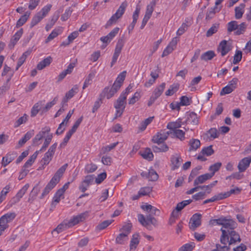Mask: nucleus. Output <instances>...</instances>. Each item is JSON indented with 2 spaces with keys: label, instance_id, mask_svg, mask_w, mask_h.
Listing matches in <instances>:
<instances>
[{
  "label": "nucleus",
  "instance_id": "obj_61",
  "mask_svg": "<svg viewBox=\"0 0 251 251\" xmlns=\"http://www.w3.org/2000/svg\"><path fill=\"white\" fill-rule=\"evenodd\" d=\"M152 191V188L150 187H144L141 188L138 192V194L141 196H146L149 194Z\"/></svg>",
  "mask_w": 251,
  "mask_h": 251
},
{
  "label": "nucleus",
  "instance_id": "obj_42",
  "mask_svg": "<svg viewBox=\"0 0 251 251\" xmlns=\"http://www.w3.org/2000/svg\"><path fill=\"white\" fill-rule=\"evenodd\" d=\"M238 22L236 21H232L227 24V30L228 32H231L237 30L238 28Z\"/></svg>",
  "mask_w": 251,
  "mask_h": 251
},
{
  "label": "nucleus",
  "instance_id": "obj_49",
  "mask_svg": "<svg viewBox=\"0 0 251 251\" xmlns=\"http://www.w3.org/2000/svg\"><path fill=\"white\" fill-rule=\"evenodd\" d=\"M179 85L177 84H174L170 86L169 89L166 91L165 95L166 96H172L175 93H176L178 89Z\"/></svg>",
  "mask_w": 251,
  "mask_h": 251
},
{
  "label": "nucleus",
  "instance_id": "obj_15",
  "mask_svg": "<svg viewBox=\"0 0 251 251\" xmlns=\"http://www.w3.org/2000/svg\"><path fill=\"white\" fill-rule=\"evenodd\" d=\"M117 92L115 91L112 88L106 87L103 90L102 93L100 94L101 97H106L107 99L112 98Z\"/></svg>",
  "mask_w": 251,
  "mask_h": 251
},
{
  "label": "nucleus",
  "instance_id": "obj_34",
  "mask_svg": "<svg viewBox=\"0 0 251 251\" xmlns=\"http://www.w3.org/2000/svg\"><path fill=\"white\" fill-rule=\"evenodd\" d=\"M141 155L143 158L149 161L152 160L153 158V153L149 148L146 149V150L141 153Z\"/></svg>",
  "mask_w": 251,
  "mask_h": 251
},
{
  "label": "nucleus",
  "instance_id": "obj_10",
  "mask_svg": "<svg viewBox=\"0 0 251 251\" xmlns=\"http://www.w3.org/2000/svg\"><path fill=\"white\" fill-rule=\"evenodd\" d=\"M17 155V153L15 151L9 152L2 157L1 165L3 167H6L8 164L11 162Z\"/></svg>",
  "mask_w": 251,
  "mask_h": 251
},
{
  "label": "nucleus",
  "instance_id": "obj_12",
  "mask_svg": "<svg viewBox=\"0 0 251 251\" xmlns=\"http://www.w3.org/2000/svg\"><path fill=\"white\" fill-rule=\"evenodd\" d=\"M40 182H38L32 189L31 191L29 198L28 199V202L30 203H32L36 199L37 196L40 192L41 187L39 186Z\"/></svg>",
  "mask_w": 251,
  "mask_h": 251
},
{
  "label": "nucleus",
  "instance_id": "obj_19",
  "mask_svg": "<svg viewBox=\"0 0 251 251\" xmlns=\"http://www.w3.org/2000/svg\"><path fill=\"white\" fill-rule=\"evenodd\" d=\"M52 61L51 56H48L40 62L37 65V69L39 70L43 69L46 67L49 66Z\"/></svg>",
  "mask_w": 251,
  "mask_h": 251
},
{
  "label": "nucleus",
  "instance_id": "obj_2",
  "mask_svg": "<svg viewBox=\"0 0 251 251\" xmlns=\"http://www.w3.org/2000/svg\"><path fill=\"white\" fill-rule=\"evenodd\" d=\"M160 211L156 207L153 206L149 213L145 216L142 214H138L137 215L139 222L144 227L149 230H151L152 227L151 225L154 226L157 225V222L153 216L159 215Z\"/></svg>",
  "mask_w": 251,
  "mask_h": 251
},
{
  "label": "nucleus",
  "instance_id": "obj_58",
  "mask_svg": "<svg viewBox=\"0 0 251 251\" xmlns=\"http://www.w3.org/2000/svg\"><path fill=\"white\" fill-rule=\"evenodd\" d=\"M53 157L52 155L50 154V153H48L47 152L45 154L44 156L42 159L41 163L43 165H48L50 162L51 161L52 157Z\"/></svg>",
  "mask_w": 251,
  "mask_h": 251
},
{
  "label": "nucleus",
  "instance_id": "obj_39",
  "mask_svg": "<svg viewBox=\"0 0 251 251\" xmlns=\"http://www.w3.org/2000/svg\"><path fill=\"white\" fill-rule=\"evenodd\" d=\"M43 19V18L40 15V14L37 13L32 18L30 24V27L32 28L33 26L37 25Z\"/></svg>",
  "mask_w": 251,
  "mask_h": 251
},
{
  "label": "nucleus",
  "instance_id": "obj_6",
  "mask_svg": "<svg viewBox=\"0 0 251 251\" xmlns=\"http://www.w3.org/2000/svg\"><path fill=\"white\" fill-rule=\"evenodd\" d=\"M169 135V132L168 131L165 132V131L161 130L153 136L152 141L154 143L159 145V144L164 143L168 138Z\"/></svg>",
  "mask_w": 251,
  "mask_h": 251
},
{
  "label": "nucleus",
  "instance_id": "obj_18",
  "mask_svg": "<svg viewBox=\"0 0 251 251\" xmlns=\"http://www.w3.org/2000/svg\"><path fill=\"white\" fill-rule=\"evenodd\" d=\"M78 90V86L76 85H75L70 90L66 93L65 97L63 99L62 102H67L68 100L71 99L74 96L75 93H77Z\"/></svg>",
  "mask_w": 251,
  "mask_h": 251
},
{
  "label": "nucleus",
  "instance_id": "obj_20",
  "mask_svg": "<svg viewBox=\"0 0 251 251\" xmlns=\"http://www.w3.org/2000/svg\"><path fill=\"white\" fill-rule=\"evenodd\" d=\"M34 135V131L31 130L27 132L24 136L18 142L19 147L23 146L28 140H29Z\"/></svg>",
  "mask_w": 251,
  "mask_h": 251
},
{
  "label": "nucleus",
  "instance_id": "obj_57",
  "mask_svg": "<svg viewBox=\"0 0 251 251\" xmlns=\"http://www.w3.org/2000/svg\"><path fill=\"white\" fill-rule=\"evenodd\" d=\"M242 52L241 50H237L233 57V64H238L242 59Z\"/></svg>",
  "mask_w": 251,
  "mask_h": 251
},
{
  "label": "nucleus",
  "instance_id": "obj_13",
  "mask_svg": "<svg viewBox=\"0 0 251 251\" xmlns=\"http://www.w3.org/2000/svg\"><path fill=\"white\" fill-rule=\"evenodd\" d=\"M140 11V6L137 5L136 7V9H135V11L134 12L133 15H132L133 21L130 24V25H129V26L128 27L129 33H130L133 29V28L136 24L137 19L139 17Z\"/></svg>",
  "mask_w": 251,
  "mask_h": 251
},
{
  "label": "nucleus",
  "instance_id": "obj_9",
  "mask_svg": "<svg viewBox=\"0 0 251 251\" xmlns=\"http://www.w3.org/2000/svg\"><path fill=\"white\" fill-rule=\"evenodd\" d=\"M251 163V156L246 157L239 161L238 169L239 172H244L249 167Z\"/></svg>",
  "mask_w": 251,
  "mask_h": 251
},
{
  "label": "nucleus",
  "instance_id": "obj_56",
  "mask_svg": "<svg viewBox=\"0 0 251 251\" xmlns=\"http://www.w3.org/2000/svg\"><path fill=\"white\" fill-rule=\"evenodd\" d=\"M173 133L176 137L181 141H183L185 139V132L181 129H175L173 130Z\"/></svg>",
  "mask_w": 251,
  "mask_h": 251
},
{
  "label": "nucleus",
  "instance_id": "obj_63",
  "mask_svg": "<svg viewBox=\"0 0 251 251\" xmlns=\"http://www.w3.org/2000/svg\"><path fill=\"white\" fill-rule=\"evenodd\" d=\"M8 223L11 222L16 217L15 213H7L2 216Z\"/></svg>",
  "mask_w": 251,
  "mask_h": 251
},
{
  "label": "nucleus",
  "instance_id": "obj_35",
  "mask_svg": "<svg viewBox=\"0 0 251 251\" xmlns=\"http://www.w3.org/2000/svg\"><path fill=\"white\" fill-rule=\"evenodd\" d=\"M138 234H133L130 243V250H135L139 243Z\"/></svg>",
  "mask_w": 251,
  "mask_h": 251
},
{
  "label": "nucleus",
  "instance_id": "obj_11",
  "mask_svg": "<svg viewBox=\"0 0 251 251\" xmlns=\"http://www.w3.org/2000/svg\"><path fill=\"white\" fill-rule=\"evenodd\" d=\"M218 50L221 52V55L224 56L231 50V48L230 46L227 44V41L224 40L220 43Z\"/></svg>",
  "mask_w": 251,
  "mask_h": 251
},
{
  "label": "nucleus",
  "instance_id": "obj_31",
  "mask_svg": "<svg viewBox=\"0 0 251 251\" xmlns=\"http://www.w3.org/2000/svg\"><path fill=\"white\" fill-rule=\"evenodd\" d=\"M30 14V13L27 11L24 15L22 16L17 22L16 26L18 27L22 26L27 21Z\"/></svg>",
  "mask_w": 251,
  "mask_h": 251
},
{
  "label": "nucleus",
  "instance_id": "obj_21",
  "mask_svg": "<svg viewBox=\"0 0 251 251\" xmlns=\"http://www.w3.org/2000/svg\"><path fill=\"white\" fill-rule=\"evenodd\" d=\"M187 121L188 123L194 125H197L199 124V118L197 114L194 112L190 113L187 117Z\"/></svg>",
  "mask_w": 251,
  "mask_h": 251
},
{
  "label": "nucleus",
  "instance_id": "obj_43",
  "mask_svg": "<svg viewBox=\"0 0 251 251\" xmlns=\"http://www.w3.org/2000/svg\"><path fill=\"white\" fill-rule=\"evenodd\" d=\"M57 100L58 97H55L51 101L48 102L46 106L42 108V112L45 113L47 112L52 106L56 104Z\"/></svg>",
  "mask_w": 251,
  "mask_h": 251
},
{
  "label": "nucleus",
  "instance_id": "obj_40",
  "mask_svg": "<svg viewBox=\"0 0 251 251\" xmlns=\"http://www.w3.org/2000/svg\"><path fill=\"white\" fill-rule=\"evenodd\" d=\"M219 27V24L215 23L213 24L212 26L207 31L206 33V36L210 37L215 33L218 31Z\"/></svg>",
  "mask_w": 251,
  "mask_h": 251
},
{
  "label": "nucleus",
  "instance_id": "obj_14",
  "mask_svg": "<svg viewBox=\"0 0 251 251\" xmlns=\"http://www.w3.org/2000/svg\"><path fill=\"white\" fill-rule=\"evenodd\" d=\"M182 159L179 155L176 154L171 157L172 169L175 170L179 168L182 161Z\"/></svg>",
  "mask_w": 251,
  "mask_h": 251
},
{
  "label": "nucleus",
  "instance_id": "obj_50",
  "mask_svg": "<svg viewBox=\"0 0 251 251\" xmlns=\"http://www.w3.org/2000/svg\"><path fill=\"white\" fill-rule=\"evenodd\" d=\"M195 247V244L194 242L185 244L179 248L178 251H192Z\"/></svg>",
  "mask_w": 251,
  "mask_h": 251
},
{
  "label": "nucleus",
  "instance_id": "obj_45",
  "mask_svg": "<svg viewBox=\"0 0 251 251\" xmlns=\"http://www.w3.org/2000/svg\"><path fill=\"white\" fill-rule=\"evenodd\" d=\"M180 103L181 106L189 105L192 103V99L186 96H183L180 98Z\"/></svg>",
  "mask_w": 251,
  "mask_h": 251
},
{
  "label": "nucleus",
  "instance_id": "obj_16",
  "mask_svg": "<svg viewBox=\"0 0 251 251\" xmlns=\"http://www.w3.org/2000/svg\"><path fill=\"white\" fill-rule=\"evenodd\" d=\"M189 148L188 151H196L201 146V142L199 139H191L189 142Z\"/></svg>",
  "mask_w": 251,
  "mask_h": 251
},
{
  "label": "nucleus",
  "instance_id": "obj_4",
  "mask_svg": "<svg viewBox=\"0 0 251 251\" xmlns=\"http://www.w3.org/2000/svg\"><path fill=\"white\" fill-rule=\"evenodd\" d=\"M209 225L222 226V228L226 229V230H233L236 227L235 222L224 216H222L219 219L211 220L209 221Z\"/></svg>",
  "mask_w": 251,
  "mask_h": 251
},
{
  "label": "nucleus",
  "instance_id": "obj_52",
  "mask_svg": "<svg viewBox=\"0 0 251 251\" xmlns=\"http://www.w3.org/2000/svg\"><path fill=\"white\" fill-rule=\"evenodd\" d=\"M51 6L52 5L50 4H47V5L43 7L42 9L38 13L40 14V15L44 18L46 16V15L50 10Z\"/></svg>",
  "mask_w": 251,
  "mask_h": 251
},
{
  "label": "nucleus",
  "instance_id": "obj_55",
  "mask_svg": "<svg viewBox=\"0 0 251 251\" xmlns=\"http://www.w3.org/2000/svg\"><path fill=\"white\" fill-rule=\"evenodd\" d=\"M68 225V223L67 222H64L63 223L59 224L54 231H56L58 233H60L62 231L70 227Z\"/></svg>",
  "mask_w": 251,
  "mask_h": 251
},
{
  "label": "nucleus",
  "instance_id": "obj_30",
  "mask_svg": "<svg viewBox=\"0 0 251 251\" xmlns=\"http://www.w3.org/2000/svg\"><path fill=\"white\" fill-rule=\"evenodd\" d=\"M128 236L123 233H120L116 238L115 242L116 244L124 245L128 240Z\"/></svg>",
  "mask_w": 251,
  "mask_h": 251
},
{
  "label": "nucleus",
  "instance_id": "obj_27",
  "mask_svg": "<svg viewBox=\"0 0 251 251\" xmlns=\"http://www.w3.org/2000/svg\"><path fill=\"white\" fill-rule=\"evenodd\" d=\"M156 2L155 0H152L150 3L147 5L146 13L145 16L150 18L151 16L152 13L154 10V7L155 6Z\"/></svg>",
  "mask_w": 251,
  "mask_h": 251
},
{
  "label": "nucleus",
  "instance_id": "obj_59",
  "mask_svg": "<svg viewBox=\"0 0 251 251\" xmlns=\"http://www.w3.org/2000/svg\"><path fill=\"white\" fill-rule=\"evenodd\" d=\"M113 221V220H105L98 225L97 228L100 230H103L109 226Z\"/></svg>",
  "mask_w": 251,
  "mask_h": 251
},
{
  "label": "nucleus",
  "instance_id": "obj_17",
  "mask_svg": "<svg viewBox=\"0 0 251 251\" xmlns=\"http://www.w3.org/2000/svg\"><path fill=\"white\" fill-rule=\"evenodd\" d=\"M211 178V176L209 175V173L201 175L195 179L194 182V185L197 186L200 184H202Z\"/></svg>",
  "mask_w": 251,
  "mask_h": 251
},
{
  "label": "nucleus",
  "instance_id": "obj_29",
  "mask_svg": "<svg viewBox=\"0 0 251 251\" xmlns=\"http://www.w3.org/2000/svg\"><path fill=\"white\" fill-rule=\"evenodd\" d=\"M127 6V2L124 1L122 2L117 10L116 12L114 14L115 16H117L119 18H120L124 14Z\"/></svg>",
  "mask_w": 251,
  "mask_h": 251
},
{
  "label": "nucleus",
  "instance_id": "obj_62",
  "mask_svg": "<svg viewBox=\"0 0 251 251\" xmlns=\"http://www.w3.org/2000/svg\"><path fill=\"white\" fill-rule=\"evenodd\" d=\"M29 187V185L28 183L25 184L17 193V197L21 199L25 194Z\"/></svg>",
  "mask_w": 251,
  "mask_h": 251
},
{
  "label": "nucleus",
  "instance_id": "obj_53",
  "mask_svg": "<svg viewBox=\"0 0 251 251\" xmlns=\"http://www.w3.org/2000/svg\"><path fill=\"white\" fill-rule=\"evenodd\" d=\"M97 166L95 164L91 163L87 164L85 166L84 172L85 173L87 174L93 173L95 172L97 169Z\"/></svg>",
  "mask_w": 251,
  "mask_h": 251
},
{
  "label": "nucleus",
  "instance_id": "obj_64",
  "mask_svg": "<svg viewBox=\"0 0 251 251\" xmlns=\"http://www.w3.org/2000/svg\"><path fill=\"white\" fill-rule=\"evenodd\" d=\"M72 12L73 10L71 7H68L67 8L65 13L61 16V20L62 21H66L67 20L69 17L71 16Z\"/></svg>",
  "mask_w": 251,
  "mask_h": 251
},
{
  "label": "nucleus",
  "instance_id": "obj_47",
  "mask_svg": "<svg viewBox=\"0 0 251 251\" xmlns=\"http://www.w3.org/2000/svg\"><path fill=\"white\" fill-rule=\"evenodd\" d=\"M28 115L25 114L23 116L19 118L14 124V127H18L20 126L22 124L26 123L28 119Z\"/></svg>",
  "mask_w": 251,
  "mask_h": 251
},
{
  "label": "nucleus",
  "instance_id": "obj_60",
  "mask_svg": "<svg viewBox=\"0 0 251 251\" xmlns=\"http://www.w3.org/2000/svg\"><path fill=\"white\" fill-rule=\"evenodd\" d=\"M148 175L149 180L156 181L158 178V174L153 169L149 170Z\"/></svg>",
  "mask_w": 251,
  "mask_h": 251
},
{
  "label": "nucleus",
  "instance_id": "obj_26",
  "mask_svg": "<svg viewBox=\"0 0 251 251\" xmlns=\"http://www.w3.org/2000/svg\"><path fill=\"white\" fill-rule=\"evenodd\" d=\"M215 56L216 54L214 51L208 50L202 54L201 56V60L207 61L208 60H211Z\"/></svg>",
  "mask_w": 251,
  "mask_h": 251
},
{
  "label": "nucleus",
  "instance_id": "obj_46",
  "mask_svg": "<svg viewBox=\"0 0 251 251\" xmlns=\"http://www.w3.org/2000/svg\"><path fill=\"white\" fill-rule=\"evenodd\" d=\"M60 33V30L58 29H53L51 33L48 36L47 38L45 40L46 43L49 42L51 40H53L56 37H57Z\"/></svg>",
  "mask_w": 251,
  "mask_h": 251
},
{
  "label": "nucleus",
  "instance_id": "obj_54",
  "mask_svg": "<svg viewBox=\"0 0 251 251\" xmlns=\"http://www.w3.org/2000/svg\"><path fill=\"white\" fill-rule=\"evenodd\" d=\"M126 71H123L121 73L117 76L116 79L114 81V82L120 85H122L125 79L126 76Z\"/></svg>",
  "mask_w": 251,
  "mask_h": 251
},
{
  "label": "nucleus",
  "instance_id": "obj_37",
  "mask_svg": "<svg viewBox=\"0 0 251 251\" xmlns=\"http://www.w3.org/2000/svg\"><path fill=\"white\" fill-rule=\"evenodd\" d=\"M52 134L50 133V132L47 134L46 138L45 140L44 143L43 145L42 146L41 149L39 151H44L46 150V148L48 147L49 145L50 142L51 141V139L52 138Z\"/></svg>",
  "mask_w": 251,
  "mask_h": 251
},
{
  "label": "nucleus",
  "instance_id": "obj_32",
  "mask_svg": "<svg viewBox=\"0 0 251 251\" xmlns=\"http://www.w3.org/2000/svg\"><path fill=\"white\" fill-rule=\"evenodd\" d=\"M166 84L163 82L159 86L157 87L154 90L152 95L156 97V98L159 97L162 94L165 88Z\"/></svg>",
  "mask_w": 251,
  "mask_h": 251
},
{
  "label": "nucleus",
  "instance_id": "obj_28",
  "mask_svg": "<svg viewBox=\"0 0 251 251\" xmlns=\"http://www.w3.org/2000/svg\"><path fill=\"white\" fill-rule=\"evenodd\" d=\"M39 151H36L30 157V158L26 161L25 163L23 168H27L30 167L33 163L35 161L36 159L38 154H39Z\"/></svg>",
  "mask_w": 251,
  "mask_h": 251
},
{
  "label": "nucleus",
  "instance_id": "obj_38",
  "mask_svg": "<svg viewBox=\"0 0 251 251\" xmlns=\"http://www.w3.org/2000/svg\"><path fill=\"white\" fill-rule=\"evenodd\" d=\"M238 28H237V30L235 31V34L237 35H239L243 34L247 28V25L245 22H243L241 23L240 25L238 24Z\"/></svg>",
  "mask_w": 251,
  "mask_h": 251
},
{
  "label": "nucleus",
  "instance_id": "obj_33",
  "mask_svg": "<svg viewBox=\"0 0 251 251\" xmlns=\"http://www.w3.org/2000/svg\"><path fill=\"white\" fill-rule=\"evenodd\" d=\"M222 166V163L220 162H217L212 165H211L209 168V170L211 172V173H209V175L211 176V177L214 176L215 173L218 171L220 169Z\"/></svg>",
  "mask_w": 251,
  "mask_h": 251
},
{
  "label": "nucleus",
  "instance_id": "obj_23",
  "mask_svg": "<svg viewBox=\"0 0 251 251\" xmlns=\"http://www.w3.org/2000/svg\"><path fill=\"white\" fill-rule=\"evenodd\" d=\"M95 75L96 72L94 71H92L89 73V74L88 75V76H87L84 81L82 87V89L83 90L87 88L89 85H90L92 83V80L95 76Z\"/></svg>",
  "mask_w": 251,
  "mask_h": 251
},
{
  "label": "nucleus",
  "instance_id": "obj_41",
  "mask_svg": "<svg viewBox=\"0 0 251 251\" xmlns=\"http://www.w3.org/2000/svg\"><path fill=\"white\" fill-rule=\"evenodd\" d=\"M192 202V200L191 199L183 201L177 204L176 207V210L177 211H180L186 206L191 203Z\"/></svg>",
  "mask_w": 251,
  "mask_h": 251
},
{
  "label": "nucleus",
  "instance_id": "obj_25",
  "mask_svg": "<svg viewBox=\"0 0 251 251\" xmlns=\"http://www.w3.org/2000/svg\"><path fill=\"white\" fill-rule=\"evenodd\" d=\"M152 149L154 152H166L168 151L169 147L165 144H159L158 146H153Z\"/></svg>",
  "mask_w": 251,
  "mask_h": 251
},
{
  "label": "nucleus",
  "instance_id": "obj_44",
  "mask_svg": "<svg viewBox=\"0 0 251 251\" xmlns=\"http://www.w3.org/2000/svg\"><path fill=\"white\" fill-rule=\"evenodd\" d=\"M60 12H58V13L57 15H54L52 18L51 20L50 21V23L48 24H47L46 26V29L47 31L49 30L52 26L55 24L56 22L58 19V18L59 17V13Z\"/></svg>",
  "mask_w": 251,
  "mask_h": 251
},
{
  "label": "nucleus",
  "instance_id": "obj_8",
  "mask_svg": "<svg viewBox=\"0 0 251 251\" xmlns=\"http://www.w3.org/2000/svg\"><path fill=\"white\" fill-rule=\"evenodd\" d=\"M126 94L121 93L120 97L114 103V108L116 109H122L125 110L126 104Z\"/></svg>",
  "mask_w": 251,
  "mask_h": 251
},
{
  "label": "nucleus",
  "instance_id": "obj_48",
  "mask_svg": "<svg viewBox=\"0 0 251 251\" xmlns=\"http://www.w3.org/2000/svg\"><path fill=\"white\" fill-rule=\"evenodd\" d=\"M201 154H205L207 156L212 155L214 153V151L212 149V146L210 145L203 148L201 151Z\"/></svg>",
  "mask_w": 251,
  "mask_h": 251
},
{
  "label": "nucleus",
  "instance_id": "obj_1",
  "mask_svg": "<svg viewBox=\"0 0 251 251\" xmlns=\"http://www.w3.org/2000/svg\"><path fill=\"white\" fill-rule=\"evenodd\" d=\"M221 231L222 232V235L220 238V241L222 244L226 245L228 243V246H222L219 244H216V247L223 249L225 251L229 250L231 248L230 247L232 245H235L237 243H240L241 241L240 235L239 234L233 230H226L223 228H221Z\"/></svg>",
  "mask_w": 251,
  "mask_h": 251
},
{
  "label": "nucleus",
  "instance_id": "obj_22",
  "mask_svg": "<svg viewBox=\"0 0 251 251\" xmlns=\"http://www.w3.org/2000/svg\"><path fill=\"white\" fill-rule=\"evenodd\" d=\"M245 6L244 3H241L239 6L235 8V18L236 19H240L242 17Z\"/></svg>",
  "mask_w": 251,
  "mask_h": 251
},
{
  "label": "nucleus",
  "instance_id": "obj_51",
  "mask_svg": "<svg viewBox=\"0 0 251 251\" xmlns=\"http://www.w3.org/2000/svg\"><path fill=\"white\" fill-rule=\"evenodd\" d=\"M132 228V224L131 223H127L124 225L120 229V231H123V233L128 235L130 233Z\"/></svg>",
  "mask_w": 251,
  "mask_h": 251
},
{
  "label": "nucleus",
  "instance_id": "obj_5",
  "mask_svg": "<svg viewBox=\"0 0 251 251\" xmlns=\"http://www.w3.org/2000/svg\"><path fill=\"white\" fill-rule=\"evenodd\" d=\"M50 130V128L49 126L45 127L42 128L37 134L36 135L35 137L32 140V144L33 146H38L41 143L40 141L47 134H48Z\"/></svg>",
  "mask_w": 251,
  "mask_h": 251
},
{
  "label": "nucleus",
  "instance_id": "obj_24",
  "mask_svg": "<svg viewBox=\"0 0 251 251\" xmlns=\"http://www.w3.org/2000/svg\"><path fill=\"white\" fill-rule=\"evenodd\" d=\"M43 101H45V100H40L34 104L31 110V117H35L38 114L40 110H42L41 106L42 105Z\"/></svg>",
  "mask_w": 251,
  "mask_h": 251
},
{
  "label": "nucleus",
  "instance_id": "obj_7",
  "mask_svg": "<svg viewBox=\"0 0 251 251\" xmlns=\"http://www.w3.org/2000/svg\"><path fill=\"white\" fill-rule=\"evenodd\" d=\"M201 215L199 213L194 214L190 219V228L194 230L196 228L200 226L201 225Z\"/></svg>",
  "mask_w": 251,
  "mask_h": 251
},
{
  "label": "nucleus",
  "instance_id": "obj_36",
  "mask_svg": "<svg viewBox=\"0 0 251 251\" xmlns=\"http://www.w3.org/2000/svg\"><path fill=\"white\" fill-rule=\"evenodd\" d=\"M23 33V30L22 28H21L17 32H16L15 34L14 35V36L11 40V44L12 45L13 47L15 46V45L17 43V41L20 39Z\"/></svg>",
  "mask_w": 251,
  "mask_h": 251
},
{
  "label": "nucleus",
  "instance_id": "obj_3",
  "mask_svg": "<svg viewBox=\"0 0 251 251\" xmlns=\"http://www.w3.org/2000/svg\"><path fill=\"white\" fill-rule=\"evenodd\" d=\"M68 167V164L66 163L61 166L55 173L54 176L44 188L40 199H43L45 196L48 195L49 192L59 182L60 178L66 171Z\"/></svg>",
  "mask_w": 251,
  "mask_h": 251
}]
</instances>
